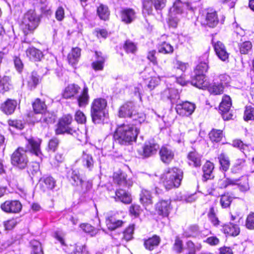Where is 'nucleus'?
Returning a JSON list of instances; mask_svg holds the SVG:
<instances>
[{
	"label": "nucleus",
	"instance_id": "09e8293b",
	"mask_svg": "<svg viewBox=\"0 0 254 254\" xmlns=\"http://www.w3.org/2000/svg\"><path fill=\"white\" fill-rule=\"evenodd\" d=\"M124 49L127 53H134L137 50L136 45L132 41L127 40L124 45Z\"/></svg>",
	"mask_w": 254,
	"mask_h": 254
},
{
	"label": "nucleus",
	"instance_id": "a878e982",
	"mask_svg": "<svg viewBox=\"0 0 254 254\" xmlns=\"http://www.w3.org/2000/svg\"><path fill=\"white\" fill-rule=\"evenodd\" d=\"M246 168L247 164L246 160L243 158H239L236 160L231 168V172L235 174L241 173L243 171L246 170Z\"/></svg>",
	"mask_w": 254,
	"mask_h": 254
},
{
	"label": "nucleus",
	"instance_id": "20e7f679",
	"mask_svg": "<svg viewBox=\"0 0 254 254\" xmlns=\"http://www.w3.org/2000/svg\"><path fill=\"white\" fill-rule=\"evenodd\" d=\"M107 105L106 99L98 98L94 99L91 105V116L93 123L99 124L104 120Z\"/></svg>",
	"mask_w": 254,
	"mask_h": 254
},
{
	"label": "nucleus",
	"instance_id": "a18cd8bd",
	"mask_svg": "<svg viewBox=\"0 0 254 254\" xmlns=\"http://www.w3.org/2000/svg\"><path fill=\"white\" fill-rule=\"evenodd\" d=\"M209 138L212 141L219 142L222 138V130L220 129H213L209 134Z\"/></svg>",
	"mask_w": 254,
	"mask_h": 254
},
{
	"label": "nucleus",
	"instance_id": "f704fd0d",
	"mask_svg": "<svg viewBox=\"0 0 254 254\" xmlns=\"http://www.w3.org/2000/svg\"><path fill=\"white\" fill-rule=\"evenodd\" d=\"M33 108L35 113L43 114L45 113L47 106L45 102L42 101L40 99H36L33 102Z\"/></svg>",
	"mask_w": 254,
	"mask_h": 254
},
{
	"label": "nucleus",
	"instance_id": "ddd939ff",
	"mask_svg": "<svg viewBox=\"0 0 254 254\" xmlns=\"http://www.w3.org/2000/svg\"><path fill=\"white\" fill-rule=\"evenodd\" d=\"M161 99L164 101H169L172 104L177 103L180 95L177 90L174 88H166L161 93Z\"/></svg>",
	"mask_w": 254,
	"mask_h": 254
},
{
	"label": "nucleus",
	"instance_id": "423d86ee",
	"mask_svg": "<svg viewBox=\"0 0 254 254\" xmlns=\"http://www.w3.org/2000/svg\"><path fill=\"white\" fill-rule=\"evenodd\" d=\"M40 21L39 17L34 11L29 10L24 16L21 28L24 34L32 33L38 27Z\"/></svg>",
	"mask_w": 254,
	"mask_h": 254
},
{
	"label": "nucleus",
	"instance_id": "6ab92c4d",
	"mask_svg": "<svg viewBox=\"0 0 254 254\" xmlns=\"http://www.w3.org/2000/svg\"><path fill=\"white\" fill-rule=\"evenodd\" d=\"M79 160L82 165L89 171H91L93 168L94 161L93 157L91 154L87 153L86 151L83 152L82 156Z\"/></svg>",
	"mask_w": 254,
	"mask_h": 254
},
{
	"label": "nucleus",
	"instance_id": "b1692460",
	"mask_svg": "<svg viewBox=\"0 0 254 254\" xmlns=\"http://www.w3.org/2000/svg\"><path fill=\"white\" fill-rule=\"evenodd\" d=\"M26 54L33 62L40 61L43 57L42 52L34 47L29 48L26 50Z\"/></svg>",
	"mask_w": 254,
	"mask_h": 254
},
{
	"label": "nucleus",
	"instance_id": "3c124183",
	"mask_svg": "<svg viewBox=\"0 0 254 254\" xmlns=\"http://www.w3.org/2000/svg\"><path fill=\"white\" fill-rule=\"evenodd\" d=\"M238 180L234 179H222L219 180L218 182V187L219 188H225L228 185H236L237 184Z\"/></svg>",
	"mask_w": 254,
	"mask_h": 254
},
{
	"label": "nucleus",
	"instance_id": "680f3d73",
	"mask_svg": "<svg viewBox=\"0 0 254 254\" xmlns=\"http://www.w3.org/2000/svg\"><path fill=\"white\" fill-rule=\"evenodd\" d=\"M232 200V197L227 194H224L221 195L220 199V204L222 207L223 208H226L229 206Z\"/></svg>",
	"mask_w": 254,
	"mask_h": 254
},
{
	"label": "nucleus",
	"instance_id": "5fc2aeb1",
	"mask_svg": "<svg viewBox=\"0 0 254 254\" xmlns=\"http://www.w3.org/2000/svg\"><path fill=\"white\" fill-rule=\"evenodd\" d=\"M173 249L178 254L182 253L184 250L183 241L178 237H176Z\"/></svg>",
	"mask_w": 254,
	"mask_h": 254
},
{
	"label": "nucleus",
	"instance_id": "cd10ccee",
	"mask_svg": "<svg viewBox=\"0 0 254 254\" xmlns=\"http://www.w3.org/2000/svg\"><path fill=\"white\" fill-rule=\"evenodd\" d=\"M189 164L194 167H199L201 165V156L195 150L190 151L188 155Z\"/></svg>",
	"mask_w": 254,
	"mask_h": 254
},
{
	"label": "nucleus",
	"instance_id": "69168bd1",
	"mask_svg": "<svg viewBox=\"0 0 254 254\" xmlns=\"http://www.w3.org/2000/svg\"><path fill=\"white\" fill-rule=\"evenodd\" d=\"M141 211L140 206L138 204H132L129 208L130 214L135 217L139 216Z\"/></svg>",
	"mask_w": 254,
	"mask_h": 254
},
{
	"label": "nucleus",
	"instance_id": "5701e85b",
	"mask_svg": "<svg viewBox=\"0 0 254 254\" xmlns=\"http://www.w3.org/2000/svg\"><path fill=\"white\" fill-rule=\"evenodd\" d=\"M218 21L216 11L209 12L205 16L204 24L209 27L214 28L218 24Z\"/></svg>",
	"mask_w": 254,
	"mask_h": 254
},
{
	"label": "nucleus",
	"instance_id": "6e6552de",
	"mask_svg": "<svg viewBox=\"0 0 254 254\" xmlns=\"http://www.w3.org/2000/svg\"><path fill=\"white\" fill-rule=\"evenodd\" d=\"M113 180L115 183L124 187H129L133 184L132 179L128 177L126 173L121 170L114 173Z\"/></svg>",
	"mask_w": 254,
	"mask_h": 254
},
{
	"label": "nucleus",
	"instance_id": "dca6fc26",
	"mask_svg": "<svg viewBox=\"0 0 254 254\" xmlns=\"http://www.w3.org/2000/svg\"><path fill=\"white\" fill-rule=\"evenodd\" d=\"M159 155L164 163L169 164L174 159V153L170 148L163 146L160 150Z\"/></svg>",
	"mask_w": 254,
	"mask_h": 254
},
{
	"label": "nucleus",
	"instance_id": "9d476101",
	"mask_svg": "<svg viewBox=\"0 0 254 254\" xmlns=\"http://www.w3.org/2000/svg\"><path fill=\"white\" fill-rule=\"evenodd\" d=\"M232 102L229 96H224L219 106V110L224 120H229L232 118V115L229 113Z\"/></svg>",
	"mask_w": 254,
	"mask_h": 254
},
{
	"label": "nucleus",
	"instance_id": "c756f323",
	"mask_svg": "<svg viewBox=\"0 0 254 254\" xmlns=\"http://www.w3.org/2000/svg\"><path fill=\"white\" fill-rule=\"evenodd\" d=\"M214 168L213 164L209 161H207L203 165L202 168L203 172V177L205 181L214 177L213 175Z\"/></svg>",
	"mask_w": 254,
	"mask_h": 254
},
{
	"label": "nucleus",
	"instance_id": "79ce46f5",
	"mask_svg": "<svg viewBox=\"0 0 254 254\" xmlns=\"http://www.w3.org/2000/svg\"><path fill=\"white\" fill-rule=\"evenodd\" d=\"M199 234L198 226L196 225H192L186 229L183 236L186 238L195 237Z\"/></svg>",
	"mask_w": 254,
	"mask_h": 254
},
{
	"label": "nucleus",
	"instance_id": "bb28decb",
	"mask_svg": "<svg viewBox=\"0 0 254 254\" xmlns=\"http://www.w3.org/2000/svg\"><path fill=\"white\" fill-rule=\"evenodd\" d=\"M140 202L145 207L152 204L153 203L152 197L151 193L147 190L143 189L140 193Z\"/></svg>",
	"mask_w": 254,
	"mask_h": 254
},
{
	"label": "nucleus",
	"instance_id": "49530a36",
	"mask_svg": "<svg viewBox=\"0 0 254 254\" xmlns=\"http://www.w3.org/2000/svg\"><path fill=\"white\" fill-rule=\"evenodd\" d=\"M201 248L200 244L196 245L191 241H188L186 243V249L188 250L187 254H195L196 251H199Z\"/></svg>",
	"mask_w": 254,
	"mask_h": 254
},
{
	"label": "nucleus",
	"instance_id": "9b49d317",
	"mask_svg": "<svg viewBox=\"0 0 254 254\" xmlns=\"http://www.w3.org/2000/svg\"><path fill=\"white\" fill-rule=\"evenodd\" d=\"M159 148V145L154 142L145 143L142 150H138V153L143 158L148 157L155 154Z\"/></svg>",
	"mask_w": 254,
	"mask_h": 254
},
{
	"label": "nucleus",
	"instance_id": "e433bc0d",
	"mask_svg": "<svg viewBox=\"0 0 254 254\" xmlns=\"http://www.w3.org/2000/svg\"><path fill=\"white\" fill-rule=\"evenodd\" d=\"M218 158L220 164V168L224 171H227L230 165L228 156L224 153H221L218 155Z\"/></svg>",
	"mask_w": 254,
	"mask_h": 254
},
{
	"label": "nucleus",
	"instance_id": "c85d7f7f",
	"mask_svg": "<svg viewBox=\"0 0 254 254\" xmlns=\"http://www.w3.org/2000/svg\"><path fill=\"white\" fill-rule=\"evenodd\" d=\"M223 231L224 233L232 236H236L240 233V228L238 226L232 223L224 225Z\"/></svg>",
	"mask_w": 254,
	"mask_h": 254
},
{
	"label": "nucleus",
	"instance_id": "aec40b11",
	"mask_svg": "<svg viewBox=\"0 0 254 254\" xmlns=\"http://www.w3.org/2000/svg\"><path fill=\"white\" fill-rule=\"evenodd\" d=\"M216 55L222 61L225 62L228 58L229 54L227 52L224 44L220 41H217L213 45Z\"/></svg>",
	"mask_w": 254,
	"mask_h": 254
},
{
	"label": "nucleus",
	"instance_id": "4be33fe9",
	"mask_svg": "<svg viewBox=\"0 0 254 254\" xmlns=\"http://www.w3.org/2000/svg\"><path fill=\"white\" fill-rule=\"evenodd\" d=\"M114 198L116 201H120L124 203H129L131 201L130 194L123 189L116 191Z\"/></svg>",
	"mask_w": 254,
	"mask_h": 254
},
{
	"label": "nucleus",
	"instance_id": "bf43d9fd",
	"mask_svg": "<svg viewBox=\"0 0 254 254\" xmlns=\"http://www.w3.org/2000/svg\"><path fill=\"white\" fill-rule=\"evenodd\" d=\"M245 226L248 229H254V213L251 212L247 216Z\"/></svg>",
	"mask_w": 254,
	"mask_h": 254
},
{
	"label": "nucleus",
	"instance_id": "72a5a7b5",
	"mask_svg": "<svg viewBox=\"0 0 254 254\" xmlns=\"http://www.w3.org/2000/svg\"><path fill=\"white\" fill-rule=\"evenodd\" d=\"M121 18L126 23L131 22L135 18V12L132 9H126L122 11Z\"/></svg>",
	"mask_w": 254,
	"mask_h": 254
},
{
	"label": "nucleus",
	"instance_id": "c9c22d12",
	"mask_svg": "<svg viewBox=\"0 0 254 254\" xmlns=\"http://www.w3.org/2000/svg\"><path fill=\"white\" fill-rule=\"evenodd\" d=\"M157 50L159 53L163 54L172 53L174 48L169 43L166 42H160L158 44Z\"/></svg>",
	"mask_w": 254,
	"mask_h": 254
},
{
	"label": "nucleus",
	"instance_id": "f03ea898",
	"mask_svg": "<svg viewBox=\"0 0 254 254\" xmlns=\"http://www.w3.org/2000/svg\"><path fill=\"white\" fill-rule=\"evenodd\" d=\"M138 132V129L132 125L123 124L117 126L114 133V138L121 145H129L136 141Z\"/></svg>",
	"mask_w": 254,
	"mask_h": 254
},
{
	"label": "nucleus",
	"instance_id": "13d9d810",
	"mask_svg": "<svg viewBox=\"0 0 254 254\" xmlns=\"http://www.w3.org/2000/svg\"><path fill=\"white\" fill-rule=\"evenodd\" d=\"M223 89V85H220V84L214 83L211 86L209 87V91L211 94L217 95L222 93Z\"/></svg>",
	"mask_w": 254,
	"mask_h": 254
},
{
	"label": "nucleus",
	"instance_id": "39448f33",
	"mask_svg": "<svg viewBox=\"0 0 254 254\" xmlns=\"http://www.w3.org/2000/svg\"><path fill=\"white\" fill-rule=\"evenodd\" d=\"M208 69V64H197L194 69V75L191 77L190 83L192 85L204 89L209 86V82L205 77V73Z\"/></svg>",
	"mask_w": 254,
	"mask_h": 254
},
{
	"label": "nucleus",
	"instance_id": "4468645a",
	"mask_svg": "<svg viewBox=\"0 0 254 254\" xmlns=\"http://www.w3.org/2000/svg\"><path fill=\"white\" fill-rule=\"evenodd\" d=\"M156 210L159 215L167 217L171 210V200L170 199H160L156 204Z\"/></svg>",
	"mask_w": 254,
	"mask_h": 254
},
{
	"label": "nucleus",
	"instance_id": "f257e3e1",
	"mask_svg": "<svg viewBox=\"0 0 254 254\" xmlns=\"http://www.w3.org/2000/svg\"><path fill=\"white\" fill-rule=\"evenodd\" d=\"M40 144L41 140L39 138L31 137L27 139L26 150L22 148H18L12 154L11 159L12 165L20 169L25 168L28 162L26 151H30L36 156H40L41 155Z\"/></svg>",
	"mask_w": 254,
	"mask_h": 254
},
{
	"label": "nucleus",
	"instance_id": "0eeeda50",
	"mask_svg": "<svg viewBox=\"0 0 254 254\" xmlns=\"http://www.w3.org/2000/svg\"><path fill=\"white\" fill-rule=\"evenodd\" d=\"M176 106V111L178 114L182 116H189L191 115L194 111L195 106L189 102L181 103L179 100L175 103Z\"/></svg>",
	"mask_w": 254,
	"mask_h": 254
},
{
	"label": "nucleus",
	"instance_id": "2eb2a0df",
	"mask_svg": "<svg viewBox=\"0 0 254 254\" xmlns=\"http://www.w3.org/2000/svg\"><path fill=\"white\" fill-rule=\"evenodd\" d=\"M72 119V117L69 115L64 116L60 119L56 129V133L61 134L66 133L69 129V126L71 124Z\"/></svg>",
	"mask_w": 254,
	"mask_h": 254
},
{
	"label": "nucleus",
	"instance_id": "7c9ffc66",
	"mask_svg": "<svg viewBox=\"0 0 254 254\" xmlns=\"http://www.w3.org/2000/svg\"><path fill=\"white\" fill-rule=\"evenodd\" d=\"M68 177L71 184L74 186H78L80 184H82L83 180L77 170H72L69 171L68 174Z\"/></svg>",
	"mask_w": 254,
	"mask_h": 254
},
{
	"label": "nucleus",
	"instance_id": "a211bd4d",
	"mask_svg": "<svg viewBox=\"0 0 254 254\" xmlns=\"http://www.w3.org/2000/svg\"><path fill=\"white\" fill-rule=\"evenodd\" d=\"M17 105L16 100L8 99L1 104L0 109L5 114L11 115L14 112Z\"/></svg>",
	"mask_w": 254,
	"mask_h": 254
},
{
	"label": "nucleus",
	"instance_id": "c03bdc74",
	"mask_svg": "<svg viewBox=\"0 0 254 254\" xmlns=\"http://www.w3.org/2000/svg\"><path fill=\"white\" fill-rule=\"evenodd\" d=\"M80 228L85 233L89 234L91 236H95L98 233V230L95 228L88 223H83L80 225Z\"/></svg>",
	"mask_w": 254,
	"mask_h": 254
},
{
	"label": "nucleus",
	"instance_id": "393cba45",
	"mask_svg": "<svg viewBox=\"0 0 254 254\" xmlns=\"http://www.w3.org/2000/svg\"><path fill=\"white\" fill-rule=\"evenodd\" d=\"M78 105L80 107H85L89 103L88 89L84 86L80 95L77 97Z\"/></svg>",
	"mask_w": 254,
	"mask_h": 254
},
{
	"label": "nucleus",
	"instance_id": "774afa93",
	"mask_svg": "<svg viewBox=\"0 0 254 254\" xmlns=\"http://www.w3.org/2000/svg\"><path fill=\"white\" fill-rule=\"evenodd\" d=\"M75 120L79 124H84L86 122V118L82 112L78 110L75 114Z\"/></svg>",
	"mask_w": 254,
	"mask_h": 254
},
{
	"label": "nucleus",
	"instance_id": "e2e57ef3",
	"mask_svg": "<svg viewBox=\"0 0 254 254\" xmlns=\"http://www.w3.org/2000/svg\"><path fill=\"white\" fill-rule=\"evenodd\" d=\"M39 82V77L36 72H32L28 80V84L31 87H35Z\"/></svg>",
	"mask_w": 254,
	"mask_h": 254
},
{
	"label": "nucleus",
	"instance_id": "4c0bfd02",
	"mask_svg": "<svg viewBox=\"0 0 254 254\" xmlns=\"http://www.w3.org/2000/svg\"><path fill=\"white\" fill-rule=\"evenodd\" d=\"M80 52V49L77 47L72 49L67 57L69 64H75L78 62L81 55Z\"/></svg>",
	"mask_w": 254,
	"mask_h": 254
},
{
	"label": "nucleus",
	"instance_id": "412c9836",
	"mask_svg": "<svg viewBox=\"0 0 254 254\" xmlns=\"http://www.w3.org/2000/svg\"><path fill=\"white\" fill-rule=\"evenodd\" d=\"M80 87L77 84H71L66 86L62 94L63 97L65 99H69L74 97L77 95Z\"/></svg>",
	"mask_w": 254,
	"mask_h": 254
},
{
	"label": "nucleus",
	"instance_id": "ea45409f",
	"mask_svg": "<svg viewBox=\"0 0 254 254\" xmlns=\"http://www.w3.org/2000/svg\"><path fill=\"white\" fill-rule=\"evenodd\" d=\"M97 14L101 19L106 20L108 19L110 11L107 6L100 4L97 8Z\"/></svg>",
	"mask_w": 254,
	"mask_h": 254
},
{
	"label": "nucleus",
	"instance_id": "338daca9",
	"mask_svg": "<svg viewBox=\"0 0 254 254\" xmlns=\"http://www.w3.org/2000/svg\"><path fill=\"white\" fill-rule=\"evenodd\" d=\"M208 216L209 220L214 226H217L219 224L220 222L215 216L214 209L213 207H211L210 209Z\"/></svg>",
	"mask_w": 254,
	"mask_h": 254
},
{
	"label": "nucleus",
	"instance_id": "864d4df0",
	"mask_svg": "<svg viewBox=\"0 0 254 254\" xmlns=\"http://www.w3.org/2000/svg\"><path fill=\"white\" fill-rule=\"evenodd\" d=\"M153 3L152 0H145L143 2V12L149 15L153 11Z\"/></svg>",
	"mask_w": 254,
	"mask_h": 254
},
{
	"label": "nucleus",
	"instance_id": "0e129e2a",
	"mask_svg": "<svg viewBox=\"0 0 254 254\" xmlns=\"http://www.w3.org/2000/svg\"><path fill=\"white\" fill-rule=\"evenodd\" d=\"M178 15L171 13L169 12V24L173 27H176L179 21Z\"/></svg>",
	"mask_w": 254,
	"mask_h": 254
},
{
	"label": "nucleus",
	"instance_id": "8fccbe9b",
	"mask_svg": "<svg viewBox=\"0 0 254 254\" xmlns=\"http://www.w3.org/2000/svg\"><path fill=\"white\" fill-rule=\"evenodd\" d=\"M34 4L35 6L39 7L43 13H45L49 10V8H48L47 7V0H35Z\"/></svg>",
	"mask_w": 254,
	"mask_h": 254
},
{
	"label": "nucleus",
	"instance_id": "2f4dec72",
	"mask_svg": "<svg viewBox=\"0 0 254 254\" xmlns=\"http://www.w3.org/2000/svg\"><path fill=\"white\" fill-rule=\"evenodd\" d=\"M160 242V238L156 235L148 238L144 241V245L146 249L150 251L153 250L157 247Z\"/></svg>",
	"mask_w": 254,
	"mask_h": 254
},
{
	"label": "nucleus",
	"instance_id": "a19ab883",
	"mask_svg": "<svg viewBox=\"0 0 254 254\" xmlns=\"http://www.w3.org/2000/svg\"><path fill=\"white\" fill-rule=\"evenodd\" d=\"M233 145L235 147L238 148L246 156L248 155V153L250 148L249 144L244 143L241 140L236 139L233 141Z\"/></svg>",
	"mask_w": 254,
	"mask_h": 254
},
{
	"label": "nucleus",
	"instance_id": "1a4fd4ad",
	"mask_svg": "<svg viewBox=\"0 0 254 254\" xmlns=\"http://www.w3.org/2000/svg\"><path fill=\"white\" fill-rule=\"evenodd\" d=\"M169 11L171 13L180 15L187 11H193V8L189 2H183L180 0H177Z\"/></svg>",
	"mask_w": 254,
	"mask_h": 254
},
{
	"label": "nucleus",
	"instance_id": "37998d69",
	"mask_svg": "<svg viewBox=\"0 0 254 254\" xmlns=\"http://www.w3.org/2000/svg\"><path fill=\"white\" fill-rule=\"evenodd\" d=\"M10 81V78L6 76L0 79V92L4 93L9 90L11 87Z\"/></svg>",
	"mask_w": 254,
	"mask_h": 254
},
{
	"label": "nucleus",
	"instance_id": "7ed1b4c3",
	"mask_svg": "<svg viewBox=\"0 0 254 254\" xmlns=\"http://www.w3.org/2000/svg\"><path fill=\"white\" fill-rule=\"evenodd\" d=\"M183 177V171L179 168H169L162 178L163 184L167 190L179 187Z\"/></svg>",
	"mask_w": 254,
	"mask_h": 254
},
{
	"label": "nucleus",
	"instance_id": "58836bf2",
	"mask_svg": "<svg viewBox=\"0 0 254 254\" xmlns=\"http://www.w3.org/2000/svg\"><path fill=\"white\" fill-rule=\"evenodd\" d=\"M106 224L109 229L113 230L121 227L123 224V222L122 220L117 219L113 216H111L106 220Z\"/></svg>",
	"mask_w": 254,
	"mask_h": 254
},
{
	"label": "nucleus",
	"instance_id": "603ef678",
	"mask_svg": "<svg viewBox=\"0 0 254 254\" xmlns=\"http://www.w3.org/2000/svg\"><path fill=\"white\" fill-rule=\"evenodd\" d=\"M244 119L246 121L253 120L254 119V108L251 106H247L246 107Z\"/></svg>",
	"mask_w": 254,
	"mask_h": 254
},
{
	"label": "nucleus",
	"instance_id": "f3484780",
	"mask_svg": "<svg viewBox=\"0 0 254 254\" xmlns=\"http://www.w3.org/2000/svg\"><path fill=\"white\" fill-rule=\"evenodd\" d=\"M134 112V105L131 102H127L119 109V116L121 118L129 117Z\"/></svg>",
	"mask_w": 254,
	"mask_h": 254
},
{
	"label": "nucleus",
	"instance_id": "de8ad7c7",
	"mask_svg": "<svg viewBox=\"0 0 254 254\" xmlns=\"http://www.w3.org/2000/svg\"><path fill=\"white\" fill-rule=\"evenodd\" d=\"M239 48L241 54H248L252 50V44L250 41H245L240 43Z\"/></svg>",
	"mask_w": 254,
	"mask_h": 254
},
{
	"label": "nucleus",
	"instance_id": "6e6d98bb",
	"mask_svg": "<svg viewBox=\"0 0 254 254\" xmlns=\"http://www.w3.org/2000/svg\"><path fill=\"white\" fill-rule=\"evenodd\" d=\"M134 122V125L141 124L145 121V115L142 113H135V111L132 113L131 116L129 117Z\"/></svg>",
	"mask_w": 254,
	"mask_h": 254
},
{
	"label": "nucleus",
	"instance_id": "f8f14e48",
	"mask_svg": "<svg viewBox=\"0 0 254 254\" xmlns=\"http://www.w3.org/2000/svg\"><path fill=\"white\" fill-rule=\"evenodd\" d=\"M1 209L7 213H18L22 208L21 203L17 200H7L1 204Z\"/></svg>",
	"mask_w": 254,
	"mask_h": 254
},
{
	"label": "nucleus",
	"instance_id": "052dcab7",
	"mask_svg": "<svg viewBox=\"0 0 254 254\" xmlns=\"http://www.w3.org/2000/svg\"><path fill=\"white\" fill-rule=\"evenodd\" d=\"M133 231V226H129L124 232L123 239L126 240V241H128L131 240V239L132 238Z\"/></svg>",
	"mask_w": 254,
	"mask_h": 254
},
{
	"label": "nucleus",
	"instance_id": "4d7b16f0",
	"mask_svg": "<svg viewBox=\"0 0 254 254\" xmlns=\"http://www.w3.org/2000/svg\"><path fill=\"white\" fill-rule=\"evenodd\" d=\"M30 244L34 254H43L41 243L39 241L36 240L32 241Z\"/></svg>",
	"mask_w": 254,
	"mask_h": 254
},
{
	"label": "nucleus",
	"instance_id": "473e14b6",
	"mask_svg": "<svg viewBox=\"0 0 254 254\" xmlns=\"http://www.w3.org/2000/svg\"><path fill=\"white\" fill-rule=\"evenodd\" d=\"M56 181L51 177H47L43 179L41 181L40 185L42 186L44 191L48 190H53L56 186Z\"/></svg>",
	"mask_w": 254,
	"mask_h": 254
}]
</instances>
